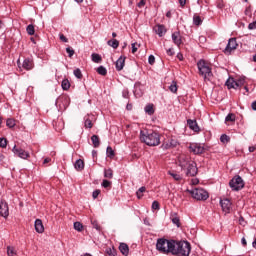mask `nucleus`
<instances>
[{"instance_id": "1", "label": "nucleus", "mask_w": 256, "mask_h": 256, "mask_svg": "<svg viewBox=\"0 0 256 256\" xmlns=\"http://www.w3.org/2000/svg\"><path fill=\"white\" fill-rule=\"evenodd\" d=\"M178 163L179 167L183 171H186V176L187 177H195L198 173V168H197V163L191 159V157L182 154L178 157Z\"/></svg>"}, {"instance_id": "2", "label": "nucleus", "mask_w": 256, "mask_h": 256, "mask_svg": "<svg viewBox=\"0 0 256 256\" xmlns=\"http://www.w3.org/2000/svg\"><path fill=\"white\" fill-rule=\"evenodd\" d=\"M140 141L148 145V147H157V145L161 144V135L153 130H141Z\"/></svg>"}, {"instance_id": "3", "label": "nucleus", "mask_w": 256, "mask_h": 256, "mask_svg": "<svg viewBox=\"0 0 256 256\" xmlns=\"http://www.w3.org/2000/svg\"><path fill=\"white\" fill-rule=\"evenodd\" d=\"M171 254L176 256L191 255V243H189V241L174 240L172 244Z\"/></svg>"}, {"instance_id": "4", "label": "nucleus", "mask_w": 256, "mask_h": 256, "mask_svg": "<svg viewBox=\"0 0 256 256\" xmlns=\"http://www.w3.org/2000/svg\"><path fill=\"white\" fill-rule=\"evenodd\" d=\"M199 74L204 78V81H210L213 77V72L211 71V65L205 60H200L197 63Z\"/></svg>"}, {"instance_id": "5", "label": "nucleus", "mask_w": 256, "mask_h": 256, "mask_svg": "<svg viewBox=\"0 0 256 256\" xmlns=\"http://www.w3.org/2000/svg\"><path fill=\"white\" fill-rule=\"evenodd\" d=\"M174 240H167L165 238H160L157 240L156 249L159 253H163L164 255H169L173 249Z\"/></svg>"}, {"instance_id": "6", "label": "nucleus", "mask_w": 256, "mask_h": 256, "mask_svg": "<svg viewBox=\"0 0 256 256\" xmlns=\"http://www.w3.org/2000/svg\"><path fill=\"white\" fill-rule=\"evenodd\" d=\"M188 193L196 199V201H207L209 199V192L203 188H194L192 190H187Z\"/></svg>"}, {"instance_id": "7", "label": "nucleus", "mask_w": 256, "mask_h": 256, "mask_svg": "<svg viewBox=\"0 0 256 256\" xmlns=\"http://www.w3.org/2000/svg\"><path fill=\"white\" fill-rule=\"evenodd\" d=\"M229 187L232 189V191H241V189L245 187V182L241 176L236 175L230 180Z\"/></svg>"}, {"instance_id": "8", "label": "nucleus", "mask_w": 256, "mask_h": 256, "mask_svg": "<svg viewBox=\"0 0 256 256\" xmlns=\"http://www.w3.org/2000/svg\"><path fill=\"white\" fill-rule=\"evenodd\" d=\"M239 44H237V39L236 38H230L228 40V44L224 50L225 55H231V51H235Z\"/></svg>"}, {"instance_id": "9", "label": "nucleus", "mask_w": 256, "mask_h": 256, "mask_svg": "<svg viewBox=\"0 0 256 256\" xmlns=\"http://www.w3.org/2000/svg\"><path fill=\"white\" fill-rule=\"evenodd\" d=\"M12 153H14V155L17 157H20V159H29L30 157L29 152L23 150L22 148H17V146L13 147Z\"/></svg>"}, {"instance_id": "10", "label": "nucleus", "mask_w": 256, "mask_h": 256, "mask_svg": "<svg viewBox=\"0 0 256 256\" xmlns=\"http://www.w3.org/2000/svg\"><path fill=\"white\" fill-rule=\"evenodd\" d=\"M0 215L7 219L9 217V204L5 200H0Z\"/></svg>"}, {"instance_id": "11", "label": "nucleus", "mask_w": 256, "mask_h": 256, "mask_svg": "<svg viewBox=\"0 0 256 256\" xmlns=\"http://www.w3.org/2000/svg\"><path fill=\"white\" fill-rule=\"evenodd\" d=\"M220 205L224 213H231V200L224 198L220 200Z\"/></svg>"}, {"instance_id": "12", "label": "nucleus", "mask_w": 256, "mask_h": 256, "mask_svg": "<svg viewBox=\"0 0 256 256\" xmlns=\"http://www.w3.org/2000/svg\"><path fill=\"white\" fill-rule=\"evenodd\" d=\"M189 149L194 155H201V153H204L205 147L201 144H191L189 146Z\"/></svg>"}, {"instance_id": "13", "label": "nucleus", "mask_w": 256, "mask_h": 256, "mask_svg": "<svg viewBox=\"0 0 256 256\" xmlns=\"http://www.w3.org/2000/svg\"><path fill=\"white\" fill-rule=\"evenodd\" d=\"M225 85L228 87V89H239V87H241V81H236L233 78H229Z\"/></svg>"}, {"instance_id": "14", "label": "nucleus", "mask_w": 256, "mask_h": 256, "mask_svg": "<svg viewBox=\"0 0 256 256\" xmlns=\"http://www.w3.org/2000/svg\"><path fill=\"white\" fill-rule=\"evenodd\" d=\"M187 125L191 131H194V133H199V131H201L199 124H197V120L188 119Z\"/></svg>"}, {"instance_id": "15", "label": "nucleus", "mask_w": 256, "mask_h": 256, "mask_svg": "<svg viewBox=\"0 0 256 256\" xmlns=\"http://www.w3.org/2000/svg\"><path fill=\"white\" fill-rule=\"evenodd\" d=\"M153 30L155 31L156 35H158V37H163L165 33H167V29L164 25L161 24L154 26Z\"/></svg>"}, {"instance_id": "16", "label": "nucleus", "mask_w": 256, "mask_h": 256, "mask_svg": "<svg viewBox=\"0 0 256 256\" xmlns=\"http://www.w3.org/2000/svg\"><path fill=\"white\" fill-rule=\"evenodd\" d=\"M172 41L177 47H181L183 40L181 39V33L179 32H173L172 33Z\"/></svg>"}, {"instance_id": "17", "label": "nucleus", "mask_w": 256, "mask_h": 256, "mask_svg": "<svg viewBox=\"0 0 256 256\" xmlns=\"http://www.w3.org/2000/svg\"><path fill=\"white\" fill-rule=\"evenodd\" d=\"M36 233H44L45 226H43V221L41 219H36L34 223Z\"/></svg>"}, {"instance_id": "18", "label": "nucleus", "mask_w": 256, "mask_h": 256, "mask_svg": "<svg viewBox=\"0 0 256 256\" xmlns=\"http://www.w3.org/2000/svg\"><path fill=\"white\" fill-rule=\"evenodd\" d=\"M125 56H120L116 61L115 67L116 71H123V67H125Z\"/></svg>"}, {"instance_id": "19", "label": "nucleus", "mask_w": 256, "mask_h": 256, "mask_svg": "<svg viewBox=\"0 0 256 256\" xmlns=\"http://www.w3.org/2000/svg\"><path fill=\"white\" fill-rule=\"evenodd\" d=\"M22 67L23 69H26V71H31V69H33V60L24 59Z\"/></svg>"}, {"instance_id": "20", "label": "nucleus", "mask_w": 256, "mask_h": 256, "mask_svg": "<svg viewBox=\"0 0 256 256\" xmlns=\"http://www.w3.org/2000/svg\"><path fill=\"white\" fill-rule=\"evenodd\" d=\"M119 250L122 255L127 256L129 255V246L126 243H120Z\"/></svg>"}, {"instance_id": "21", "label": "nucleus", "mask_w": 256, "mask_h": 256, "mask_svg": "<svg viewBox=\"0 0 256 256\" xmlns=\"http://www.w3.org/2000/svg\"><path fill=\"white\" fill-rule=\"evenodd\" d=\"M74 167H75L76 171H83V169H85V162H83L82 159H78L74 163Z\"/></svg>"}, {"instance_id": "22", "label": "nucleus", "mask_w": 256, "mask_h": 256, "mask_svg": "<svg viewBox=\"0 0 256 256\" xmlns=\"http://www.w3.org/2000/svg\"><path fill=\"white\" fill-rule=\"evenodd\" d=\"M84 127H85V129L93 128V121L91 120L89 115L84 117Z\"/></svg>"}, {"instance_id": "23", "label": "nucleus", "mask_w": 256, "mask_h": 256, "mask_svg": "<svg viewBox=\"0 0 256 256\" xmlns=\"http://www.w3.org/2000/svg\"><path fill=\"white\" fill-rule=\"evenodd\" d=\"M91 141H92V145H93V147H95V149H97V147H99V145H101V140H99V136H97V135H92Z\"/></svg>"}, {"instance_id": "24", "label": "nucleus", "mask_w": 256, "mask_h": 256, "mask_svg": "<svg viewBox=\"0 0 256 256\" xmlns=\"http://www.w3.org/2000/svg\"><path fill=\"white\" fill-rule=\"evenodd\" d=\"M107 45H109V47H112V49H117L119 47V40L117 39L108 40Z\"/></svg>"}, {"instance_id": "25", "label": "nucleus", "mask_w": 256, "mask_h": 256, "mask_svg": "<svg viewBox=\"0 0 256 256\" xmlns=\"http://www.w3.org/2000/svg\"><path fill=\"white\" fill-rule=\"evenodd\" d=\"M61 87L63 91H69V89H71V83L67 79H64L62 81Z\"/></svg>"}, {"instance_id": "26", "label": "nucleus", "mask_w": 256, "mask_h": 256, "mask_svg": "<svg viewBox=\"0 0 256 256\" xmlns=\"http://www.w3.org/2000/svg\"><path fill=\"white\" fill-rule=\"evenodd\" d=\"M144 111L148 115H153V113H155V109L153 108V104L146 105L145 108H144Z\"/></svg>"}, {"instance_id": "27", "label": "nucleus", "mask_w": 256, "mask_h": 256, "mask_svg": "<svg viewBox=\"0 0 256 256\" xmlns=\"http://www.w3.org/2000/svg\"><path fill=\"white\" fill-rule=\"evenodd\" d=\"M92 61L93 63H101V61H103V58H101V55L97 54V53H93L91 55Z\"/></svg>"}, {"instance_id": "28", "label": "nucleus", "mask_w": 256, "mask_h": 256, "mask_svg": "<svg viewBox=\"0 0 256 256\" xmlns=\"http://www.w3.org/2000/svg\"><path fill=\"white\" fill-rule=\"evenodd\" d=\"M193 23H194V25L199 27V25H201L203 23V20L201 19V16H198L197 14H194Z\"/></svg>"}, {"instance_id": "29", "label": "nucleus", "mask_w": 256, "mask_h": 256, "mask_svg": "<svg viewBox=\"0 0 256 256\" xmlns=\"http://www.w3.org/2000/svg\"><path fill=\"white\" fill-rule=\"evenodd\" d=\"M104 177L106 179H113V169H111V168L105 169L104 170Z\"/></svg>"}, {"instance_id": "30", "label": "nucleus", "mask_w": 256, "mask_h": 256, "mask_svg": "<svg viewBox=\"0 0 256 256\" xmlns=\"http://www.w3.org/2000/svg\"><path fill=\"white\" fill-rule=\"evenodd\" d=\"M106 155H107V157H110V159H113V157H115V151L113 150V148L111 146L107 147Z\"/></svg>"}, {"instance_id": "31", "label": "nucleus", "mask_w": 256, "mask_h": 256, "mask_svg": "<svg viewBox=\"0 0 256 256\" xmlns=\"http://www.w3.org/2000/svg\"><path fill=\"white\" fill-rule=\"evenodd\" d=\"M97 73L98 75H102L103 77H105V75H107V68H105L104 66H99L97 68Z\"/></svg>"}, {"instance_id": "32", "label": "nucleus", "mask_w": 256, "mask_h": 256, "mask_svg": "<svg viewBox=\"0 0 256 256\" xmlns=\"http://www.w3.org/2000/svg\"><path fill=\"white\" fill-rule=\"evenodd\" d=\"M168 175H170L171 177H173V179H174L175 181H181V179H183V177H182L181 175H179V174H177V173H175V172L169 171V172H168Z\"/></svg>"}, {"instance_id": "33", "label": "nucleus", "mask_w": 256, "mask_h": 256, "mask_svg": "<svg viewBox=\"0 0 256 256\" xmlns=\"http://www.w3.org/2000/svg\"><path fill=\"white\" fill-rule=\"evenodd\" d=\"M145 191H147V188H145V186H142L138 189V191L136 192L138 199H141L143 197V193H145Z\"/></svg>"}, {"instance_id": "34", "label": "nucleus", "mask_w": 256, "mask_h": 256, "mask_svg": "<svg viewBox=\"0 0 256 256\" xmlns=\"http://www.w3.org/2000/svg\"><path fill=\"white\" fill-rule=\"evenodd\" d=\"M6 126L9 127V129H13V127H15V119L13 118H8L6 120Z\"/></svg>"}, {"instance_id": "35", "label": "nucleus", "mask_w": 256, "mask_h": 256, "mask_svg": "<svg viewBox=\"0 0 256 256\" xmlns=\"http://www.w3.org/2000/svg\"><path fill=\"white\" fill-rule=\"evenodd\" d=\"M28 35H35V26L33 24H29L26 28Z\"/></svg>"}, {"instance_id": "36", "label": "nucleus", "mask_w": 256, "mask_h": 256, "mask_svg": "<svg viewBox=\"0 0 256 256\" xmlns=\"http://www.w3.org/2000/svg\"><path fill=\"white\" fill-rule=\"evenodd\" d=\"M73 73L76 79H83V73L81 72V69L77 68Z\"/></svg>"}, {"instance_id": "37", "label": "nucleus", "mask_w": 256, "mask_h": 256, "mask_svg": "<svg viewBox=\"0 0 256 256\" xmlns=\"http://www.w3.org/2000/svg\"><path fill=\"white\" fill-rule=\"evenodd\" d=\"M221 143H229L231 141V138L227 134H222L220 137Z\"/></svg>"}, {"instance_id": "38", "label": "nucleus", "mask_w": 256, "mask_h": 256, "mask_svg": "<svg viewBox=\"0 0 256 256\" xmlns=\"http://www.w3.org/2000/svg\"><path fill=\"white\" fill-rule=\"evenodd\" d=\"M7 255L8 256H15L17 255V252H15V248L8 246L7 247Z\"/></svg>"}, {"instance_id": "39", "label": "nucleus", "mask_w": 256, "mask_h": 256, "mask_svg": "<svg viewBox=\"0 0 256 256\" xmlns=\"http://www.w3.org/2000/svg\"><path fill=\"white\" fill-rule=\"evenodd\" d=\"M74 229L75 231H83V224L81 222H74Z\"/></svg>"}, {"instance_id": "40", "label": "nucleus", "mask_w": 256, "mask_h": 256, "mask_svg": "<svg viewBox=\"0 0 256 256\" xmlns=\"http://www.w3.org/2000/svg\"><path fill=\"white\" fill-rule=\"evenodd\" d=\"M169 90L171 93H176L177 92V82L172 81L171 85L169 86Z\"/></svg>"}, {"instance_id": "41", "label": "nucleus", "mask_w": 256, "mask_h": 256, "mask_svg": "<svg viewBox=\"0 0 256 256\" xmlns=\"http://www.w3.org/2000/svg\"><path fill=\"white\" fill-rule=\"evenodd\" d=\"M172 223L174 225H176L177 227H181V220L179 219V217L175 216L174 218H172Z\"/></svg>"}, {"instance_id": "42", "label": "nucleus", "mask_w": 256, "mask_h": 256, "mask_svg": "<svg viewBox=\"0 0 256 256\" xmlns=\"http://www.w3.org/2000/svg\"><path fill=\"white\" fill-rule=\"evenodd\" d=\"M106 253H107V255H109V256H115V255H117V251H115L114 248H107V249H106Z\"/></svg>"}, {"instance_id": "43", "label": "nucleus", "mask_w": 256, "mask_h": 256, "mask_svg": "<svg viewBox=\"0 0 256 256\" xmlns=\"http://www.w3.org/2000/svg\"><path fill=\"white\" fill-rule=\"evenodd\" d=\"M225 121H230L231 123H233L235 121V114L230 113L226 116Z\"/></svg>"}, {"instance_id": "44", "label": "nucleus", "mask_w": 256, "mask_h": 256, "mask_svg": "<svg viewBox=\"0 0 256 256\" xmlns=\"http://www.w3.org/2000/svg\"><path fill=\"white\" fill-rule=\"evenodd\" d=\"M66 53H68V57H73L75 55V50H73L71 47H67Z\"/></svg>"}, {"instance_id": "45", "label": "nucleus", "mask_w": 256, "mask_h": 256, "mask_svg": "<svg viewBox=\"0 0 256 256\" xmlns=\"http://www.w3.org/2000/svg\"><path fill=\"white\" fill-rule=\"evenodd\" d=\"M0 147L5 149L7 147V140L5 138H0Z\"/></svg>"}, {"instance_id": "46", "label": "nucleus", "mask_w": 256, "mask_h": 256, "mask_svg": "<svg viewBox=\"0 0 256 256\" xmlns=\"http://www.w3.org/2000/svg\"><path fill=\"white\" fill-rule=\"evenodd\" d=\"M152 209H153L154 211H159V209H160L159 202L153 201V202H152Z\"/></svg>"}, {"instance_id": "47", "label": "nucleus", "mask_w": 256, "mask_h": 256, "mask_svg": "<svg viewBox=\"0 0 256 256\" xmlns=\"http://www.w3.org/2000/svg\"><path fill=\"white\" fill-rule=\"evenodd\" d=\"M102 187H104V189H108V187H111V181L103 180Z\"/></svg>"}, {"instance_id": "48", "label": "nucleus", "mask_w": 256, "mask_h": 256, "mask_svg": "<svg viewBox=\"0 0 256 256\" xmlns=\"http://www.w3.org/2000/svg\"><path fill=\"white\" fill-rule=\"evenodd\" d=\"M244 13H245V15L247 17H251V15H252V13H251V6L246 7Z\"/></svg>"}, {"instance_id": "49", "label": "nucleus", "mask_w": 256, "mask_h": 256, "mask_svg": "<svg viewBox=\"0 0 256 256\" xmlns=\"http://www.w3.org/2000/svg\"><path fill=\"white\" fill-rule=\"evenodd\" d=\"M122 97H124V99H129V90L128 89H124L122 91Z\"/></svg>"}, {"instance_id": "50", "label": "nucleus", "mask_w": 256, "mask_h": 256, "mask_svg": "<svg viewBox=\"0 0 256 256\" xmlns=\"http://www.w3.org/2000/svg\"><path fill=\"white\" fill-rule=\"evenodd\" d=\"M100 194H101V190H95V191L92 193L93 199H97Z\"/></svg>"}, {"instance_id": "51", "label": "nucleus", "mask_w": 256, "mask_h": 256, "mask_svg": "<svg viewBox=\"0 0 256 256\" xmlns=\"http://www.w3.org/2000/svg\"><path fill=\"white\" fill-rule=\"evenodd\" d=\"M148 63H149V65H153L155 63V56L150 55L148 57Z\"/></svg>"}, {"instance_id": "52", "label": "nucleus", "mask_w": 256, "mask_h": 256, "mask_svg": "<svg viewBox=\"0 0 256 256\" xmlns=\"http://www.w3.org/2000/svg\"><path fill=\"white\" fill-rule=\"evenodd\" d=\"M60 37V41H62V43H67L69 41V39H67V37H65V35L63 34H59Z\"/></svg>"}, {"instance_id": "53", "label": "nucleus", "mask_w": 256, "mask_h": 256, "mask_svg": "<svg viewBox=\"0 0 256 256\" xmlns=\"http://www.w3.org/2000/svg\"><path fill=\"white\" fill-rule=\"evenodd\" d=\"M145 3H147V0H140L138 3V7L141 9L142 7H145Z\"/></svg>"}, {"instance_id": "54", "label": "nucleus", "mask_w": 256, "mask_h": 256, "mask_svg": "<svg viewBox=\"0 0 256 256\" xmlns=\"http://www.w3.org/2000/svg\"><path fill=\"white\" fill-rule=\"evenodd\" d=\"M137 43H132V53L135 54L137 53Z\"/></svg>"}, {"instance_id": "55", "label": "nucleus", "mask_w": 256, "mask_h": 256, "mask_svg": "<svg viewBox=\"0 0 256 256\" xmlns=\"http://www.w3.org/2000/svg\"><path fill=\"white\" fill-rule=\"evenodd\" d=\"M167 55H169L170 57H173L175 55V52L169 48L167 51H166Z\"/></svg>"}, {"instance_id": "56", "label": "nucleus", "mask_w": 256, "mask_h": 256, "mask_svg": "<svg viewBox=\"0 0 256 256\" xmlns=\"http://www.w3.org/2000/svg\"><path fill=\"white\" fill-rule=\"evenodd\" d=\"M93 227L96 231H101V226H99V224H97L96 222L93 223Z\"/></svg>"}, {"instance_id": "57", "label": "nucleus", "mask_w": 256, "mask_h": 256, "mask_svg": "<svg viewBox=\"0 0 256 256\" xmlns=\"http://www.w3.org/2000/svg\"><path fill=\"white\" fill-rule=\"evenodd\" d=\"M180 6L183 8L187 5V0H179Z\"/></svg>"}, {"instance_id": "58", "label": "nucleus", "mask_w": 256, "mask_h": 256, "mask_svg": "<svg viewBox=\"0 0 256 256\" xmlns=\"http://www.w3.org/2000/svg\"><path fill=\"white\" fill-rule=\"evenodd\" d=\"M58 101H69V98L67 96H62L58 99Z\"/></svg>"}, {"instance_id": "59", "label": "nucleus", "mask_w": 256, "mask_h": 256, "mask_svg": "<svg viewBox=\"0 0 256 256\" xmlns=\"http://www.w3.org/2000/svg\"><path fill=\"white\" fill-rule=\"evenodd\" d=\"M241 243H242L243 247H247V240L245 239V237H243L241 239Z\"/></svg>"}, {"instance_id": "60", "label": "nucleus", "mask_w": 256, "mask_h": 256, "mask_svg": "<svg viewBox=\"0 0 256 256\" xmlns=\"http://www.w3.org/2000/svg\"><path fill=\"white\" fill-rule=\"evenodd\" d=\"M255 150H256V146H250V147H249V152H250V153L255 152Z\"/></svg>"}, {"instance_id": "61", "label": "nucleus", "mask_w": 256, "mask_h": 256, "mask_svg": "<svg viewBox=\"0 0 256 256\" xmlns=\"http://www.w3.org/2000/svg\"><path fill=\"white\" fill-rule=\"evenodd\" d=\"M43 163L44 165H47V163H51V158H45Z\"/></svg>"}, {"instance_id": "62", "label": "nucleus", "mask_w": 256, "mask_h": 256, "mask_svg": "<svg viewBox=\"0 0 256 256\" xmlns=\"http://www.w3.org/2000/svg\"><path fill=\"white\" fill-rule=\"evenodd\" d=\"M253 111H256V100L254 102H252V105H251Z\"/></svg>"}, {"instance_id": "63", "label": "nucleus", "mask_w": 256, "mask_h": 256, "mask_svg": "<svg viewBox=\"0 0 256 256\" xmlns=\"http://www.w3.org/2000/svg\"><path fill=\"white\" fill-rule=\"evenodd\" d=\"M126 109L128 111H131V109H133V105L132 104H127Z\"/></svg>"}, {"instance_id": "64", "label": "nucleus", "mask_w": 256, "mask_h": 256, "mask_svg": "<svg viewBox=\"0 0 256 256\" xmlns=\"http://www.w3.org/2000/svg\"><path fill=\"white\" fill-rule=\"evenodd\" d=\"M252 246L254 249H256V238L254 239V241L252 242Z\"/></svg>"}]
</instances>
